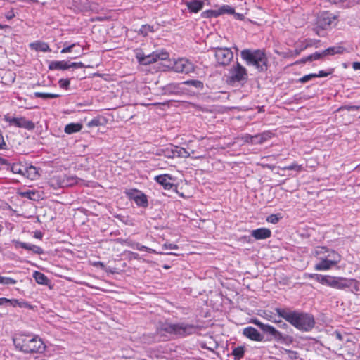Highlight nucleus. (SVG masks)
Wrapping results in <instances>:
<instances>
[{
  "instance_id": "obj_1",
  "label": "nucleus",
  "mask_w": 360,
  "mask_h": 360,
  "mask_svg": "<svg viewBox=\"0 0 360 360\" xmlns=\"http://www.w3.org/2000/svg\"><path fill=\"white\" fill-rule=\"evenodd\" d=\"M275 311L279 318L284 319L299 330L309 332L314 327V319L307 313L285 308H276Z\"/></svg>"
},
{
  "instance_id": "obj_2",
  "label": "nucleus",
  "mask_w": 360,
  "mask_h": 360,
  "mask_svg": "<svg viewBox=\"0 0 360 360\" xmlns=\"http://www.w3.org/2000/svg\"><path fill=\"white\" fill-rule=\"evenodd\" d=\"M15 347L25 354H38L44 352L46 346L41 339L32 335H20L13 338Z\"/></svg>"
},
{
  "instance_id": "obj_3",
  "label": "nucleus",
  "mask_w": 360,
  "mask_h": 360,
  "mask_svg": "<svg viewBox=\"0 0 360 360\" xmlns=\"http://www.w3.org/2000/svg\"><path fill=\"white\" fill-rule=\"evenodd\" d=\"M195 331L193 325L185 323H172L169 322H160L157 326V333L160 336L174 335L184 337L192 334Z\"/></svg>"
},
{
  "instance_id": "obj_4",
  "label": "nucleus",
  "mask_w": 360,
  "mask_h": 360,
  "mask_svg": "<svg viewBox=\"0 0 360 360\" xmlns=\"http://www.w3.org/2000/svg\"><path fill=\"white\" fill-rule=\"evenodd\" d=\"M240 54L247 65L255 66L259 71L267 69V58L262 51L244 49Z\"/></svg>"
},
{
  "instance_id": "obj_5",
  "label": "nucleus",
  "mask_w": 360,
  "mask_h": 360,
  "mask_svg": "<svg viewBox=\"0 0 360 360\" xmlns=\"http://www.w3.org/2000/svg\"><path fill=\"white\" fill-rule=\"evenodd\" d=\"M49 184L54 188L68 187L75 184H83L84 180L78 179L76 176L72 174L56 175L50 179Z\"/></svg>"
},
{
  "instance_id": "obj_6",
  "label": "nucleus",
  "mask_w": 360,
  "mask_h": 360,
  "mask_svg": "<svg viewBox=\"0 0 360 360\" xmlns=\"http://www.w3.org/2000/svg\"><path fill=\"white\" fill-rule=\"evenodd\" d=\"M167 66L178 73L189 74L195 70L194 65L186 58L169 60Z\"/></svg>"
},
{
  "instance_id": "obj_7",
  "label": "nucleus",
  "mask_w": 360,
  "mask_h": 360,
  "mask_svg": "<svg viewBox=\"0 0 360 360\" xmlns=\"http://www.w3.org/2000/svg\"><path fill=\"white\" fill-rule=\"evenodd\" d=\"M311 278L323 285L330 286L337 289H344L348 287L345 283V279L341 277H335L331 276H323L321 274H311Z\"/></svg>"
},
{
  "instance_id": "obj_8",
  "label": "nucleus",
  "mask_w": 360,
  "mask_h": 360,
  "mask_svg": "<svg viewBox=\"0 0 360 360\" xmlns=\"http://www.w3.org/2000/svg\"><path fill=\"white\" fill-rule=\"evenodd\" d=\"M136 58L140 64L147 65L158 61V60H167L169 54L165 51H155L151 54L145 55L141 50H137L136 51Z\"/></svg>"
},
{
  "instance_id": "obj_9",
  "label": "nucleus",
  "mask_w": 360,
  "mask_h": 360,
  "mask_svg": "<svg viewBox=\"0 0 360 360\" xmlns=\"http://www.w3.org/2000/svg\"><path fill=\"white\" fill-rule=\"evenodd\" d=\"M333 20H335V16L326 12L320 14L316 22V26L314 27L315 33L320 37H323L326 30L330 28Z\"/></svg>"
},
{
  "instance_id": "obj_10",
  "label": "nucleus",
  "mask_w": 360,
  "mask_h": 360,
  "mask_svg": "<svg viewBox=\"0 0 360 360\" xmlns=\"http://www.w3.org/2000/svg\"><path fill=\"white\" fill-rule=\"evenodd\" d=\"M248 78V73L246 69L239 63L233 65L227 76V82L231 84H234L236 82H241L245 81Z\"/></svg>"
},
{
  "instance_id": "obj_11",
  "label": "nucleus",
  "mask_w": 360,
  "mask_h": 360,
  "mask_svg": "<svg viewBox=\"0 0 360 360\" xmlns=\"http://www.w3.org/2000/svg\"><path fill=\"white\" fill-rule=\"evenodd\" d=\"M215 58L220 65H228L233 60V53L229 48H215Z\"/></svg>"
},
{
  "instance_id": "obj_12",
  "label": "nucleus",
  "mask_w": 360,
  "mask_h": 360,
  "mask_svg": "<svg viewBox=\"0 0 360 360\" xmlns=\"http://www.w3.org/2000/svg\"><path fill=\"white\" fill-rule=\"evenodd\" d=\"M4 120L8 122L11 125L15 126L20 128H24L27 130H32L34 128V124L25 117H11L8 115L4 116Z\"/></svg>"
},
{
  "instance_id": "obj_13",
  "label": "nucleus",
  "mask_w": 360,
  "mask_h": 360,
  "mask_svg": "<svg viewBox=\"0 0 360 360\" xmlns=\"http://www.w3.org/2000/svg\"><path fill=\"white\" fill-rule=\"evenodd\" d=\"M128 195L131 199L134 200L138 206L146 207L148 205V199L146 195L142 192L134 190L128 193Z\"/></svg>"
},
{
  "instance_id": "obj_14",
  "label": "nucleus",
  "mask_w": 360,
  "mask_h": 360,
  "mask_svg": "<svg viewBox=\"0 0 360 360\" xmlns=\"http://www.w3.org/2000/svg\"><path fill=\"white\" fill-rule=\"evenodd\" d=\"M271 338H274L277 342L283 344H289L292 342V339L287 334H283L271 326Z\"/></svg>"
},
{
  "instance_id": "obj_15",
  "label": "nucleus",
  "mask_w": 360,
  "mask_h": 360,
  "mask_svg": "<svg viewBox=\"0 0 360 360\" xmlns=\"http://www.w3.org/2000/svg\"><path fill=\"white\" fill-rule=\"evenodd\" d=\"M243 334L248 338L255 340L261 341L263 336L253 327H247L243 329Z\"/></svg>"
},
{
  "instance_id": "obj_16",
  "label": "nucleus",
  "mask_w": 360,
  "mask_h": 360,
  "mask_svg": "<svg viewBox=\"0 0 360 360\" xmlns=\"http://www.w3.org/2000/svg\"><path fill=\"white\" fill-rule=\"evenodd\" d=\"M155 179L158 183L161 184L165 189L169 190L174 186L172 178L168 174L156 176Z\"/></svg>"
},
{
  "instance_id": "obj_17",
  "label": "nucleus",
  "mask_w": 360,
  "mask_h": 360,
  "mask_svg": "<svg viewBox=\"0 0 360 360\" xmlns=\"http://www.w3.org/2000/svg\"><path fill=\"white\" fill-rule=\"evenodd\" d=\"M325 252H328V255L326 257L328 258L329 260L333 262V264H334L335 266L338 263L340 262V261L341 259V257L338 252H336L334 250L328 251L326 248L322 247V248H321L320 251L316 252L317 254L325 253Z\"/></svg>"
},
{
  "instance_id": "obj_18",
  "label": "nucleus",
  "mask_w": 360,
  "mask_h": 360,
  "mask_svg": "<svg viewBox=\"0 0 360 360\" xmlns=\"http://www.w3.org/2000/svg\"><path fill=\"white\" fill-rule=\"evenodd\" d=\"M335 265L333 262L326 257H320V262L315 264L314 269L316 271H326L331 269Z\"/></svg>"
},
{
  "instance_id": "obj_19",
  "label": "nucleus",
  "mask_w": 360,
  "mask_h": 360,
  "mask_svg": "<svg viewBox=\"0 0 360 360\" xmlns=\"http://www.w3.org/2000/svg\"><path fill=\"white\" fill-rule=\"evenodd\" d=\"M252 236H253L256 240H262L266 239L270 237V230L265 228H260L255 230H253L251 233Z\"/></svg>"
},
{
  "instance_id": "obj_20",
  "label": "nucleus",
  "mask_w": 360,
  "mask_h": 360,
  "mask_svg": "<svg viewBox=\"0 0 360 360\" xmlns=\"http://www.w3.org/2000/svg\"><path fill=\"white\" fill-rule=\"evenodd\" d=\"M187 8L193 13H198L203 7V2L198 0L188 1L186 3Z\"/></svg>"
},
{
  "instance_id": "obj_21",
  "label": "nucleus",
  "mask_w": 360,
  "mask_h": 360,
  "mask_svg": "<svg viewBox=\"0 0 360 360\" xmlns=\"http://www.w3.org/2000/svg\"><path fill=\"white\" fill-rule=\"evenodd\" d=\"M16 245L21 247L22 248L31 250L36 254L40 255L43 252V250L40 247L35 245L28 244L22 242H16Z\"/></svg>"
},
{
  "instance_id": "obj_22",
  "label": "nucleus",
  "mask_w": 360,
  "mask_h": 360,
  "mask_svg": "<svg viewBox=\"0 0 360 360\" xmlns=\"http://www.w3.org/2000/svg\"><path fill=\"white\" fill-rule=\"evenodd\" d=\"M345 51V48L341 46H332L329 47L324 51H323V56H328V55H335V54H341L344 53Z\"/></svg>"
},
{
  "instance_id": "obj_23",
  "label": "nucleus",
  "mask_w": 360,
  "mask_h": 360,
  "mask_svg": "<svg viewBox=\"0 0 360 360\" xmlns=\"http://www.w3.org/2000/svg\"><path fill=\"white\" fill-rule=\"evenodd\" d=\"M201 347L213 352L218 347V343L212 338V337H209L201 343Z\"/></svg>"
},
{
  "instance_id": "obj_24",
  "label": "nucleus",
  "mask_w": 360,
  "mask_h": 360,
  "mask_svg": "<svg viewBox=\"0 0 360 360\" xmlns=\"http://www.w3.org/2000/svg\"><path fill=\"white\" fill-rule=\"evenodd\" d=\"M49 69L51 70H67L69 69L68 62L62 61H51L49 64Z\"/></svg>"
},
{
  "instance_id": "obj_25",
  "label": "nucleus",
  "mask_w": 360,
  "mask_h": 360,
  "mask_svg": "<svg viewBox=\"0 0 360 360\" xmlns=\"http://www.w3.org/2000/svg\"><path fill=\"white\" fill-rule=\"evenodd\" d=\"M82 128V125L79 123H70L65 126V132L68 134H71L75 132L79 131Z\"/></svg>"
},
{
  "instance_id": "obj_26",
  "label": "nucleus",
  "mask_w": 360,
  "mask_h": 360,
  "mask_svg": "<svg viewBox=\"0 0 360 360\" xmlns=\"http://www.w3.org/2000/svg\"><path fill=\"white\" fill-rule=\"evenodd\" d=\"M325 56H323V51L321 53L315 52V53L307 56L306 58L302 59L301 60L296 62V63L311 62L313 60H319L320 58L325 57Z\"/></svg>"
},
{
  "instance_id": "obj_27",
  "label": "nucleus",
  "mask_w": 360,
  "mask_h": 360,
  "mask_svg": "<svg viewBox=\"0 0 360 360\" xmlns=\"http://www.w3.org/2000/svg\"><path fill=\"white\" fill-rule=\"evenodd\" d=\"M33 277L35 279L36 282L39 284H41V285H47L48 284L49 279L44 274H42L39 271H34L33 274Z\"/></svg>"
},
{
  "instance_id": "obj_28",
  "label": "nucleus",
  "mask_w": 360,
  "mask_h": 360,
  "mask_svg": "<svg viewBox=\"0 0 360 360\" xmlns=\"http://www.w3.org/2000/svg\"><path fill=\"white\" fill-rule=\"evenodd\" d=\"M11 170L14 174H18L24 176L25 170H26V165H24L21 163H14L11 167Z\"/></svg>"
},
{
  "instance_id": "obj_29",
  "label": "nucleus",
  "mask_w": 360,
  "mask_h": 360,
  "mask_svg": "<svg viewBox=\"0 0 360 360\" xmlns=\"http://www.w3.org/2000/svg\"><path fill=\"white\" fill-rule=\"evenodd\" d=\"M24 176H27L31 179H36L38 176L37 168L34 166H26V170H25Z\"/></svg>"
},
{
  "instance_id": "obj_30",
  "label": "nucleus",
  "mask_w": 360,
  "mask_h": 360,
  "mask_svg": "<svg viewBox=\"0 0 360 360\" xmlns=\"http://www.w3.org/2000/svg\"><path fill=\"white\" fill-rule=\"evenodd\" d=\"M7 304H10L13 307H19L23 308V307H29V304L27 302H26L25 301H20V300H16V299H12V300L8 299Z\"/></svg>"
},
{
  "instance_id": "obj_31",
  "label": "nucleus",
  "mask_w": 360,
  "mask_h": 360,
  "mask_svg": "<svg viewBox=\"0 0 360 360\" xmlns=\"http://www.w3.org/2000/svg\"><path fill=\"white\" fill-rule=\"evenodd\" d=\"M34 97L36 98H42L44 99L48 98H55L60 97V94H50V93H41V92H34Z\"/></svg>"
},
{
  "instance_id": "obj_32",
  "label": "nucleus",
  "mask_w": 360,
  "mask_h": 360,
  "mask_svg": "<svg viewBox=\"0 0 360 360\" xmlns=\"http://www.w3.org/2000/svg\"><path fill=\"white\" fill-rule=\"evenodd\" d=\"M34 49L37 51H41L43 52H47L50 51V48L46 43L44 42H37L32 44Z\"/></svg>"
},
{
  "instance_id": "obj_33",
  "label": "nucleus",
  "mask_w": 360,
  "mask_h": 360,
  "mask_svg": "<svg viewBox=\"0 0 360 360\" xmlns=\"http://www.w3.org/2000/svg\"><path fill=\"white\" fill-rule=\"evenodd\" d=\"M20 195L30 200H35L39 198V195L34 191H27L20 193Z\"/></svg>"
},
{
  "instance_id": "obj_34",
  "label": "nucleus",
  "mask_w": 360,
  "mask_h": 360,
  "mask_svg": "<svg viewBox=\"0 0 360 360\" xmlns=\"http://www.w3.org/2000/svg\"><path fill=\"white\" fill-rule=\"evenodd\" d=\"M244 352V347H238L233 350L232 354L234 356L235 359L239 360L243 356Z\"/></svg>"
},
{
  "instance_id": "obj_35",
  "label": "nucleus",
  "mask_w": 360,
  "mask_h": 360,
  "mask_svg": "<svg viewBox=\"0 0 360 360\" xmlns=\"http://www.w3.org/2000/svg\"><path fill=\"white\" fill-rule=\"evenodd\" d=\"M16 283H17V281L12 278L4 277V276H1L0 275V284L8 285H15Z\"/></svg>"
},
{
  "instance_id": "obj_36",
  "label": "nucleus",
  "mask_w": 360,
  "mask_h": 360,
  "mask_svg": "<svg viewBox=\"0 0 360 360\" xmlns=\"http://www.w3.org/2000/svg\"><path fill=\"white\" fill-rule=\"evenodd\" d=\"M304 48H308L311 46H315L316 48L319 47V44L320 43V40L312 39H307L304 41Z\"/></svg>"
},
{
  "instance_id": "obj_37",
  "label": "nucleus",
  "mask_w": 360,
  "mask_h": 360,
  "mask_svg": "<svg viewBox=\"0 0 360 360\" xmlns=\"http://www.w3.org/2000/svg\"><path fill=\"white\" fill-rule=\"evenodd\" d=\"M220 15L219 11L207 10L202 13L201 15L203 18L217 17Z\"/></svg>"
},
{
  "instance_id": "obj_38",
  "label": "nucleus",
  "mask_w": 360,
  "mask_h": 360,
  "mask_svg": "<svg viewBox=\"0 0 360 360\" xmlns=\"http://www.w3.org/2000/svg\"><path fill=\"white\" fill-rule=\"evenodd\" d=\"M153 27L148 25H143L139 30L143 36H147L150 32H153Z\"/></svg>"
},
{
  "instance_id": "obj_39",
  "label": "nucleus",
  "mask_w": 360,
  "mask_h": 360,
  "mask_svg": "<svg viewBox=\"0 0 360 360\" xmlns=\"http://www.w3.org/2000/svg\"><path fill=\"white\" fill-rule=\"evenodd\" d=\"M184 83L187 85H192L197 89H202L203 87L202 82L199 80H188L184 82Z\"/></svg>"
},
{
  "instance_id": "obj_40",
  "label": "nucleus",
  "mask_w": 360,
  "mask_h": 360,
  "mask_svg": "<svg viewBox=\"0 0 360 360\" xmlns=\"http://www.w3.org/2000/svg\"><path fill=\"white\" fill-rule=\"evenodd\" d=\"M302 169V165H300L295 162H294L288 166H285L283 168V169H284V170L288 169V170H294L296 172H300Z\"/></svg>"
},
{
  "instance_id": "obj_41",
  "label": "nucleus",
  "mask_w": 360,
  "mask_h": 360,
  "mask_svg": "<svg viewBox=\"0 0 360 360\" xmlns=\"http://www.w3.org/2000/svg\"><path fill=\"white\" fill-rule=\"evenodd\" d=\"M316 73H311V74L304 75L302 77L300 78L299 79V82H301V83H306L308 81H309V80H311V79H312L314 78H316Z\"/></svg>"
},
{
  "instance_id": "obj_42",
  "label": "nucleus",
  "mask_w": 360,
  "mask_h": 360,
  "mask_svg": "<svg viewBox=\"0 0 360 360\" xmlns=\"http://www.w3.org/2000/svg\"><path fill=\"white\" fill-rule=\"evenodd\" d=\"M134 248L136 249H137L138 250H140V251L147 250L149 252L158 253L155 250L151 249V248H148V247L144 246V245H141L138 244V243L136 244ZM159 253L161 254V252H159Z\"/></svg>"
},
{
  "instance_id": "obj_43",
  "label": "nucleus",
  "mask_w": 360,
  "mask_h": 360,
  "mask_svg": "<svg viewBox=\"0 0 360 360\" xmlns=\"http://www.w3.org/2000/svg\"><path fill=\"white\" fill-rule=\"evenodd\" d=\"M175 152L178 153L179 156L188 157L190 155L189 153L182 148H176Z\"/></svg>"
},
{
  "instance_id": "obj_44",
  "label": "nucleus",
  "mask_w": 360,
  "mask_h": 360,
  "mask_svg": "<svg viewBox=\"0 0 360 360\" xmlns=\"http://www.w3.org/2000/svg\"><path fill=\"white\" fill-rule=\"evenodd\" d=\"M233 12H234V9L229 6H224L219 10L220 14L224 13H228L231 14V13H233Z\"/></svg>"
},
{
  "instance_id": "obj_45",
  "label": "nucleus",
  "mask_w": 360,
  "mask_h": 360,
  "mask_svg": "<svg viewBox=\"0 0 360 360\" xmlns=\"http://www.w3.org/2000/svg\"><path fill=\"white\" fill-rule=\"evenodd\" d=\"M58 84L61 88L67 89L70 85V80L67 79H60L58 82Z\"/></svg>"
},
{
  "instance_id": "obj_46",
  "label": "nucleus",
  "mask_w": 360,
  "mask_h": 360,
  "mask_svg": "<svg viewBox=\"0 0 360 360\" xmlns=\"http://www.w3.org/2000/svg\"><path fill=\"white\" fill-rule=\"evenodd\" d=\"M283 216L281 213L272 214H271V224H276L279 219H282Z\"/></svg>"
},
{
  "instance_id": "obj_47",
  "label": "nucleus",
  "mask_w": 360,
  "mask_h": 360,
  "mask_svg": "<svg viewBox=\"0 0 360 360\" xmlns=\"http://www.w3.org/2000/svg\"><path fill=\"white\" fill-rule=\"evenodd\" d=\"M271 322H275L276 323H278V326L280 328H287L288 327V325L285 323L283 322L281 320H277L272 315H271Z\"/></svg>"
},
{
  "instance_id": "obj_48",
  "label": "nucleus",
  "mask_w": 360,
  "mask_h": 360,
  "mask_svg": "<svg viewBox=\"0 0 360 360\" xmlns=\"http://www.w3.org/2000/svg\"><path fill=\"white\" fill-rule=\"evenodd\" d=\"M162 248L165 250L169 249V250H177L179 248L176 244L173 243H165L162 245Z\"/></svg>"
},
{
  "instance_id": "obj_49",
  "label": "nucleus",
  "mask_w": 360,
  "mask_h": 360,
  "mask_svg": "<svg viewBox=\"0 0 360 360\" xmlns=\"http://www.w3.org/2000/svg\"><path fill=\"white\" fill-rule=\"evenodd\" d=\"M100 124L101 123L98 118H94L88 123L89 127H98Z\"/></svg>"
},
{
  "instance_id": "obj_50",
  "label": "nucleus",
  "mask_w": 360,
  "mask_h": 360,
  "mask_svg": "<svg viewBox=\"0 0 360 360\" xmlns=\"http://www.w3.org/2000/svg\"><path fill=\"white\" fill-rule=\"evenodd\" d=\"M76 46V44H72L71 45H69V46H67L65 47H64L62 50H61V53H70L72 51L73 47H75Z\"/></svg>"
},
{
  "instance_id": "obj_51",
  "label": "nucleus",
  "mask_w": 360,
  "mask_h": 360,
  "mask_svg": "<svg viewBox=\"0 0 360 360\" xmlns=\"http://www.w3.org/2000/svg\"><path fill=\"white\" fill-rule=\"evenodd\" d=\"M344 109H346L348 111H352V110H359L360 109V106L359 105H345L343 107Z\"/></svg>"
},
{
  "instance_id": "obj_52",
  "label": "nucleus",
  "mask_w": 360,
  "mask_h": 360,
  "mask_svg": "<svg viewBox=\"0 0 360 360\" xmlns=\"http://www.w3.org/2000/svg\"><path fill=\"white\" fill-rule=\"evenodd\" d=\"M332 70L330 71V72H326V71H323V70H320L318 74H316V77H327L329 75H330L332 73Z\"/></svg>"
},
{
  "instance_id": "obj_53",
  "label": "nucleus",
  "mask_w": 360,
  "mask_h": 360,
  "mask_svg": "<svg viewBox=\"0 0 360 360\" xmlns=\"http://www.w3.org/2000/svg\"><path fill=\"white\" fill-rule=\"evenodd\" d=\"M288 353L289 357L291 359H298V353L297 352L288 350Z\"/></svg>"
},
{
  "instance_id": "obj_54",
  "label": "nucleus",
  "mask_w": 360,
  "mask_h": 360,
  "mask_svg": "<svg viewBox=\"0 0 360 360\" xmlns=\"http://www.w3.org/2000/svg\"><path fill=\"white\" fill-rule=\"evenodd\" d=\"M304 41L300 42V44L297 45V48L295 49L296 54H299L302 51L304 50L306 48H304Z\"/></svg>"
},
{
  "instance_id": "obj_55",
  "label": "nucleus",
  "mask_w": 360,
  "mask_h": 360,
  "mask_svg": "<svg viewBox=\"0 0 360 360\" xmlns=\"http://www.w3.org/2000/svg\"><path fill=\"white\" fill-rule=\"evenodd\" d=\"M255 323L259 326L262 328V330L264 331L270 330V326L269 325H264V324L259 322L258 321H255Z\"/></svg>"
},
{
  "instance_id": "obj_56",
  "label": "nucleus",
  "mask_w": 360,
  "mask_h": 360,
  "mask_svg": "<svg viewBox=\"0 0 360 360\" xmlns=\"http://www.w3.org/2000/svg\"><path fill=\"white\" fill-rule=\"evenodd\" d=\"M6 143L3 136L0 134V149H4L6 148Z\"/></svg>"
},
{
  "instance_id": "obj_57",
  "label": "nucleus",
  "mask_w": 360,
  "mask_h": 360,
  "mask_svg": "<svg viewBox=\"0 0 360 360\" xmlns=\"http://www.w3.org/2000/svg\"><path fill=\"white\" fill-rule=\"evenodd\" d=\"M352 68L356 70H360V62H354L352 63Z\"/></svg>"
},
{
  "instance_id": "obj_58",
  "label": "nucleus",
  "mask_w": 360,
  "mask_h": 360,
  "mask_svg": "<svg viewBox=\"0 0 360 360\" xmlns=\"http://www.w3.org/2000/svg\"><path fill=\"white\" fill-rule=\"evenodd\" d=\"M335 334L337 339H338L339 340H342L343 337L340 332L335 331Z\"/></svg>"
},
{
  "instance_id": "obj_59",
  "label": "nucleus",
  "mask_w": 360,
  "mask_h": 360,
  "mask_svg": "<svg viewBox=\"0 0 360 360\" xmlns=\"http://www.w3.org/2000/svg\"><path fill=\"white\" fill-rule=\"evenodd\" d=\"M8 299L6 297H1L0 298V305H4L7 304Z\"/></svg>"
},
{
  "instance_id": "obj_60",
  "label": "nucleus",
  "mask_w": 360,
  "mask_h": 360,
  "mask_svg": "<svg viewBox=\"0 0 360 360\" xmlns=\"http://www.w3.org/2000/svg\"><path fill=\"white\" fill-rule=\"evenodd\" d=\"M0 164L1 165H9L8 161L6 159L2 158L1 157H0Z\"/></svg>"
},
{
  "instance_id": "obj_61",
  "label": "nucleus",
  "mask_w": 360,
  "mask_h": 360,
  "mask_svg": "<svg viewBox=\"0 0 360 360\" xmlns=\"http://www.w3.org/2000/svg\"><path fill=\"white\" fill-rule=\"evenodd\" d=\"M68 66H69V68H77V63H68Z\"/></svg>"
},
{
  "instance_id": "obj_62",
  "label": "nucleus",
  "mask_w": 360,
  "mask_h": 360,
  "mask_svg": "<svg viewBox=\"0 0 360 360\" xmlns=\"http://www.w3.org/2000/svg\"><path fill=\"white\" fill-rule=\"evenodd\" d=\"M253 140L252 141V142H262V141H258L257 139H259V136H255L254 138H252Z\"/></svg>"
},
{
  "instance_id": "obj_63",
  "label": "nucleus",
  "mask_w": 360,
  "mask_h": 360,
  "mask_svg": "<svg viewBox=\"0 0 360 360\" xmlns=\"http://www.w3.org/2000/svg\"><path fill=\"white\" fill-rule=\"evenodd\" d=\"M84 67V64L81 62L77 63V68H83Z\"/></svg>"
},
{
  "instance_id": "obj_64",
  "label": "nucleus",
  "mask_w": 360,
  "mask_h": 360,
  "mask_svg": "<svg viewBox=\"0 0 360 360\" xmlns=\"http://www.w3.org/2000/svg\"><path fill=\"white\" fill-rule=\"evenodd\" d=\"M96 266H100L101 267H103L104 264H103V262H98L96 263Z\"/></svg>"
}]
</instances>
